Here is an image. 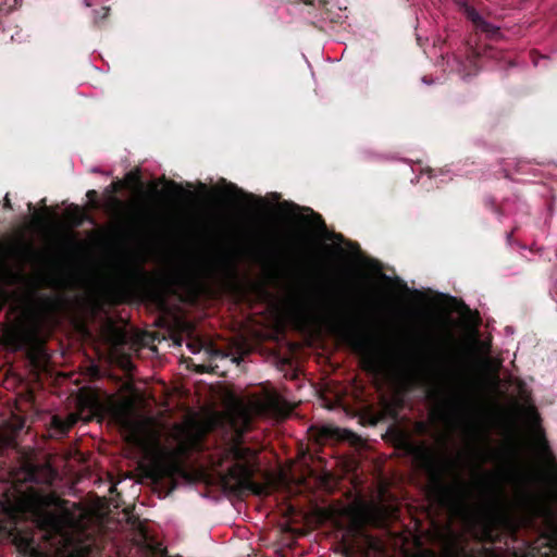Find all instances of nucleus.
<instances>
[{"label":"nucleus","instance_id":"20","mask_svg":"<svg viewBox=\"0 0 557 557\" xmlns=\"http://www.w3.org/2000/svg\"><path fill=\"white\" fill-rule=\"evenodd\" d=\"M282 209L285 214L295 216L297 214V211L300 210L297 206L288 202L282 203Z\"/></svg>","mask_w":557,"mask_h":557},{"label":"nucleus","instance_id":"10","mask_svg":"<svg viewBox=\"0 0 557 557\" xmlns=\"http://www.w3.org/2000/svg\"><path fill=\"white\" fill-rule=\"evenodd\" d=\"M326 315L327 318L336 324L349 338H352L355 342L363 344L364 338L360 335L357 327L348 320L330 310V307H326Z\"/></svg>","mask_w":557,"mask_h":557},{"label":"nucleus","instance_id":"15","mask_svg":"<svg viewBox=\"0 0 557 557\" xmlns=\"http://www.w3.org/2000/svg\"><path fill=\"white\" fill-rule=\"evenodd\" d=\"M106 210L114 218H119L124 214L125 203L114 196H109L106 200Z\"/></svg>","mask_w":557,"mask_h":557},{"label":"nucleus","instance_id":"9","mask_svg":"<svg viewBox=\"0 0 557 557\" xmlns=\"http://www.w3.org/2000/svg\"><path fill=\"white\" fill-rule=\"evenodd\" d=\"M398 363L407 371H417L424 367L423 357L412 347H405L397 356Z\"/></svg>","mask_w":557,"mask_h":557},{"label":"nucleus","instance_id":"12","mask_svg":"<svg viewBox=\"0 0 557 557\" xmlns=\"http://www.w3.org/2000/svg\"><path fill=\"white\" fill-rule=\"evenodd\" d=\"M304 211L307 212L306 215L302 216L304 220H307L308 223L315 227L318 231L321 232V234L327 238V239H334L336 242V244H341L343 242V236L342 235H337V234H329L327 231L325 230V226H324V223L321 219V216L317 213H314L311 209L309 208H306V209H302Z\"/></svg>","mask_w":557,"mask_h":557},{"label":"nucleus","instance_id":"4","mask_svg":"<svg viewBox=\"0 0 557 557\" xmlns=\"http://www.w3.org/2000/svg\"><path fill=\"white\" fill-rule=\"evenodd\" d=\"M446 405L449 417L459 425L469 447H476L487 441L488 433L484 423L465 397L453 395Z\"/></svg>","mask_w":557,"mask_h":557},{"label":"nucleus","instance_id":"24","mask_svg":"<svg viewBox=\"0 0 557 557\" xmlns=\"http://www.w3.org/2000/svg\"><path fill=\"white\" fill-rule=\"evenodd\" d=\"M188 347H189L191 354H196V350L194 349V347L191 345H188Z\"/></svg>","mask_w":557,"mask_h":557},{"label":"nucleus","instance_id":"27","mask_svg":"<svg viewBox=\"0 0 557 557\" xmlns=\"http://www.w3.org/2000/svg\"><path fill=\"white\" fill-rule=\"evenodd\" d=\"M140 397H141V400H143V399H144V393H143V392H141V394H140Z\"/></svg>","mask_w":557,"mask_h":557},{"label":"nucleus","instance_id":"2","mask_svg":"<svg viewBox=\"0 0 557 557\" xmlns=\"http://www.w3.org/2000/svg\"><path fill=\"white\" fill-rule=\"evenodd\" d=\"M36 521L47 540L51 542L58 557H88L84 547L74 539L76 522L67 512L38 510Z\"/></svg>","mask_w":557,"mask_h":557},{"label":"nucleus","instance_id":"11","mask_svg":"<svg viewBox=\"0 0 557 557\" xmlns=\"http://www.w3.org/2000/svg\"><path fill=\"white\" fill-rule=\"evenodd\" d=\"M374 508L371 506H364L356 511L351 516V522L348 532L352 534H361V528L364 523L373 522Z\"/></svg>","mask_w":557,"mask_h":557},{"label":"nucleus","instance_id":"25","mask_svg":"<svg viewBox=\"0 0 557 557\" xmlns=\"http://www.w3.org/2000/svg\"><path fill=\"white\" fill-rule=\"evenodd\" d=\"M138 173H139V169H137V168H136V169H134L133 174H135V175H136V174H138Z\"/></svg>","mask_w":557,"mask_h":557},{"label":"nucleus","instance_id":"14","mask_svg":"<svg viewBox=\"0 0 557 557\" xmlns=\"http://www.w3.org/2000/svg\"><path fill=\"white\" fill-rule=\"evenodd\" d=\"M13 543L17 547L20 552L23 554L33 555L36 553V547L34 545V539L28 534H23L21 532H15L12 534Z\"/></svg>","mask_w":557,"mask_h":557},{"label":"nucleus","instance_id":"22","mask_svg":"<svg viewBox=\"0 0 557 557\" xmlns=\"http://www.w3.org/2000/svg\"><path fill=\"white\" fill-rule=\"evenodd\" d=\"M96 195H97V193H96L95 190H89V191L87 193V196H88L89 198H92V197H95Z\"/></svg>","mask_w":557,"mask_h":557},{"label":"nucleus","instance_id":"3","mask_svg":"<svg viewBox=\"0 0 557 557\" xmlns=\"http://www.w3.org/2000/svg\"><path fill=\"white\" fill-rule=\"evenodd\" d=\"M537 470H510L504 473V478L512 483V488L518 498H530V484L537 475L543 476L548 484L557 485V462L553 457L545 441H539L536 445Z\"/></svg>","mask_w":557,"mask_h":557},{"label":"nucleus","instance_id":"16","mask_svg":"<svg viewBox=\"0 0 557 557\" xmlns=\"http://www.w3.org/2000/svg\"><path fill=\"white\" fill-rule=\"evenodd\" d=\"M4 339H5L7 344L10 345L13 348L21 347L23 345V342H24L23 335L20 332L15 331V330H11V331L5 332Z\"/></svg>","mask_w":557,"mask_h":557},{"label":"nucleus","instance_id":"17","mask_svg":"<svg viewBox=\"0 0 557 557\" xmlns=\"http://www.w3.org/2000/svg\"><path fill=\"white\" fill-rule=\"evenodd\" d=\"M462 5L467 17L476 26L480 22H482L483 17L476 12L473 8L468 7L466 3L460 2Z\"/></svg>","mask_w":557,"mask_h":557},{"label":"nucleus","instance_id":"23","mask_svg":"<svg viewBox=\"0 0 557 557\" xmlns=\"http://www.w3.org/2000/svg\"><path fill=\"white\" fill-rule=\"evenodd\" d=\"M5 206L10 207V200H9L8 196H5Z\"/></svg>","mask_w":557,"mask_h":557},{"label":"nucleus","instance_id":"26","mask_svg":"<svg viewBox=\"0 0 557 557\" xmlns=\"http://www.w3.org/2000/svg\"><path fill=\"white\" fill-rule=\"evenodd\" d=\"M140 275H141V282L144 281V271L141 270L140 272Z\"/></svg>","mask_w":557,"mask_h":557},{"label":"nucleus","instance_id":"21","mask_svg":"<svg viewBox=\"0 0 557 557\" xmlns=\"http://www.w3.org/2000/svg\"><path fill=\"white\" fill-rule=\"evenodd\" d=\"M469 496H470V488L465 485L461 491V497L463 498V500H467L469 498Z\"/></svg>","mask_w":557,"mask_h":557},{"label":"nucleus","instance_id":"1","mask_svg":"<svg viewBox=\"0 0 557 557\" xmlns=\"http://www.w3.org/2000/svg\"><path fill=\"white\" fill-rule=\"evenodd\" d=\"M289 405L277 394H265L247 400L234 398L228 401L225 413L215 411L187 417L175 425L164 443L157 442L148 447L141 433V479L144 476H174L184 473L183 458L197 448L202 437L218 424H224L235 433L227 447L216 454L214 471L230 487H244L252 476L255 451L240 446L239 438L249 428L255 416L285 417ZM144 418L141 417V431Z\"/></svg>","mask_w":557,"mask_h":557},{"label":"nucleus","instance_id":"6","mask_svg":"<svg viewBox=\"0 0 557 557\" xmlns=\"http://www.w3.org/2000/svg\"><path fill=\"white\" fill-rule=\"evenodd\" d=\"M164 265L172 280L183 281L196 272L197 260L187 249L173 244H166Z\"/></svg>","mask_w":557,"mask_h":557},{"label":"nucleus","instance_id":"8","mask_svg":"<svg viewBox=\"0 0 557 557\" xmlns=\"http://www.w3.org/2000/svg\"><path fill=\"white\" fill-rule=\"evenodd\" d=\"M499 475L491 471H485L479 483L480 500L485 506H491L496 496H504L503 486H496Z\"/></svg>","mask_w":557,"mask_h":557},{"label":"nucleus","instance_id":"19","mask_svg":"<svg viewBox=\"0 0 557 557\" xmlns=\"http://www.w3.org/2000/svg\"><path fill=\"white\" fill-rule=\"evenodd\" d=\"M222 194L225 196V197H228V198H235V197H238L239 195L243 194V191L240 189H238L235 185L233 184H227L225 186V188L223 189Z\"/></svg>","mask_w":557,"mask_h":557},{"label":"nucleus","instance_id":"5","mask_svg":"<svg viewBox=\"0 0 557 557\" xmlns=\"http://www.w3.org/2000/svg\"><path fill=\"white\" fill-rule=\"evenodd\" d=\"M112 419L120 426L125 440L134 445L139 444V396L131 392L110 406Z\"/></svg>","mask_w":557,"mask_h":557},{"label":"nucleus","instance_id":"7","mask_svg":"<svg viewBox=\"0 0 557 557\" xmlns=\"http://www.w3.org/2000/svg\"><path fill=\"white\" fill-rule=\"evenodd\" d=\"M159 182H150L146 187L141 181V225L144 224V200L147 195L156 197H165L171 200H178L184 196V189L181 185L174 182H164L160 188ZM144 247V227L141 226V248ZM144 261V253L141 252V262Z\"/></svg>","mask_w":557,"mask_h":557},{"label":"nucleus","instance_id":"18","mask_svg":"<svg viewBox=\"0 0 557 557\" xmlns=\"http://www.w3.org/2000/svg\"><path fill=\"white\" fill-rule=\"evenodd\" d=\"M476 28L490 35H494L498 30L497 26L486 22L484 18L476 25Z\"/></svg>","mask_w":557,"mask_h":557},{"label":"nucleus","instance_id":"13","mask_svg":"<svg viewBox=\"0 0 557 557\" xmlns=\"http://www.w3.org/2000/svg\"><path fill=\"white\" fill-rule=\"evenodd\" d=\"M79 416L77 413H70L66 418L53 416L51 419V426L58 434H65L75 423L78 421Z\"/></svg>","mask_w":557,"mask_h":557}]
</instances>
